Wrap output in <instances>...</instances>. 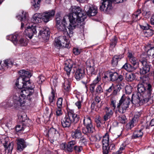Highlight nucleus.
Here are the masks:
<instances>
[{
    "label": "nucleus",
    "mask_w": 154,
    "mask_h": 154,
    "mask_svg": "<svg viewBox=\"0 0 154 154\" xmlns=\"http://www.w3.org/2000/svg\"><path fill=\"white\" fill-rule=\"evenodd\" d=\"M71 13L64 17L57 15L56 25L58 29L63 32L64 35L71 37L73 35L72 30L78 26L84 24L86 19V13L79 7L72 6L70 9Z\"/></svg>",
    "instance_id": "nucleus-1"
},
{
    "label": "nucleus",
    "mask_w": 154,
    "mask_h": 154,
    "mask_svg": "<svg viewBox=\"0 0 154 154\" xmlns=\"http://www.w3.org/2000/svg\"><path fill=\"white\" fill-rule=\"evenodd\" d=\"M16 17L22 22L21 29L25 26L26 35L30 39H31L34 35L36 34L38 31L39 32L38 36H41L44 41L48 39L50 33L49 28L36 27L34 24H29L27 26H26L28 20V14L26 12L22 11L19 14L16 16Z\"/></svg>",
    "instance_id": "nucleus-2"
},
{
    "label": "nucleus",
    "mask_w": 154,
    "mask_h": 154,
    "mask_svg": "<svg viewBox=\"0 0 154 154\" xmlns=\"http://www.w3.org/2000/svg\"><path fill=\"white\" fill-rule=\"evenodd\" d=\"M16 86L18 88H23L20 89L18 93L22 99H26L27 100L31 102L35 96V94L34 92L35 86L33 83H31L30 81L27 80H18L17 79L15 83Z\"/></svg>",
    "instance_id": "nucleus-3"
},
{
    "label": "nucleus",
    "mask_w": 154,
    "mask_h": 154,
    "mask_svg": "<svg viewBox=\"0 0 154 154\" xmlns=\"http://www.w3.org/2000/svg\"><path fill=\"white\" fill-rule=\"evenodd\" d=\"M145 85L144 82H143L142 84H139L137 85L138 92L133 94L132 95L131 102L133 104L139 103L140 105H141L148 102L149 94H146L145 92Z\"/></svg>",
    "instance_id": "nucleus-4"
},
{
    "label": "nucleus",
    "mask_w": 154,
    "mask_h": 154,
    "mask_svg": "<svg viewBox=\"0 0 154 154\" xmlns=\"http://www.w3.org/2000/svg\"><path fill=\"white\" fill-rule=\"evenodd\" d=\"M134 54L131 52L129 51L128 53L129 60L133 66L136 69L141 65L142 67L140 68V73L141 74L144 75L149 72L150 67L146 59L140 60L138 62L137 59L134 56Z\"/></svg>",
    "instance_id": "nucleus-5"
},
{
    "label": "nucleus",
    "mask_w": 154,
    "mask_h": 154,
    "mask_svg": "<svg viewBox=\"0 0 154 154\" xmlns=\"http://www.w3.org/2000/svg\"><path fill=\"white\" fill-rule=\"evenodd\" d=\"M19 96L18 93H15L13 95V100H9L6 102L2 103V106L5 107H11L14 106L16 108H20L21 107L30 104L31 102L26 99Z\"/></svg>",
    "instance_id": "nucleus-6"
},
{
    "label": "nucleus",
    "mask_w": 154,
    "mask_h": 154,
    "mask_svg": "<svg viewBox=\"0 0 154 154\" xmlns=\"http://www.w3.org/2000/svg\"><path fill=\"white\" fill-rule=\"evenodd\" d=\"M79 119V116L75 113L73 110H70L68 111L67 114L62 118L61 124L64 128H69L72 123H76Z\"/></svg>",
    "instance_id": "nucleus-7"
},
{
    "label": "nucleus",
    "mask_w": 154,
    "mask_h": 154,
    "mask_svg": "<svg viewBox=\"0 0 154 154\" xmlns=\"http://www.w3.org/2000/svg\"><path fill=\"white\" fill-rule=\"evenodd\" d=\"M55 13V11L53 10L43 13H37L33 15L31 20L34 24L40 23L42 20L45 22H48L54 16Z\"/></svg>",
    "instance_id": "nucleus-8"
},
{
    "label": "nucleus",
    "mask_w": 154,
    "mask_h": 154,
    "mask_svg": "<svg viewBox=\"0 0 154 154\" xmlns=\"http://www.w3.org/2000/svg\"><path fill=\"white\" fill-rule=\"evenodd\" d=\"M131 101V99L128 96H126L125 94L123 95L117 104L116 110L115 111V113H117V111L121 113H125Z\"/></svg>",
    "instance_id": "nucleus-9"
},
{
    "label": "nucleus",
    "mask_w": 154,
    "mask_h": 154,
    "mask_svg": "<svg viewBox=\"0 0 154 154\" xmlns=\"http://www.w3.org/2000/svg\"><path fill=\"white\" fill-rule=\"evenodd\" d=\"M109 135L108 134L106 133L103 137L102 141L103 154H108L111 150L115 149V145L113 144H109Z\"/></svg>",
    "instance_id": "nucleus-10"
},
{
    "label": "nucleus",
    "mask_w": 154,
    "mask_h": 154,
    "mask_svg": "<svg viewBox=\"0 0 154 154\" xmlns=\"http://www.w3.org/2000/svg\"><path fill=\"white\" fill-rule=\"evenodd\" d=\"M67 37L66 35L61 36L55 39L54 45L57 47L70 48V46L68 42Z\"/></svg>",
    "instance_id": "nucleus-11"
},
{
    "label": "nucleus",
    "mask_w": 154,
    "mask_h": 154,
    "mask_svg": "<svg viewBox=\"0 0 154 154\" xmlns=\"http://www.w3.org/2000/svg\"><path fill=\"white\" fill-rule=\"evenodd\" d=\"M83 124L86 127L82 129L83 133L86 134L88 133H92L94 132V128L92 125L90 117H87L84 118Z\"/></svg>",
    "instance_id": "nucleus-12"
},
{
    "label": "nucleus",
    "mask_w": 154,
    "mask_h": 154,
    "mask_svg": "<svg viewBox=\"0 0 154 154\" xmlns=\"http://www.w3.org/2000/svg\"><path fill=\"white\" fill-rule=\"evenodd\" d=\"M100 9L101 11L108 14L110 13L113 7L112 5V0H102Z\"/></svg>",
    "instance_id": "nucleus-13"
},
{
    "label": "nucleus",
    "mask_w": 154,
    "mask_h": 154,
    "mask_svg": "<svg viewBox=\"0 0 154 154\" xmlns=\"http://www.w3.org/2000/svg\"><path fill=\"white\" fill-rule=\"evenodd\" d=\"M84 9L87 15L89 16H94L97 12V8L96 7L89 4L85 5Z\"/></svg>",
    "instance_id": "nucleus-14"
},
{
    "label": "nucleus",
    "mask_w": 154,
    "mask_h": 154,
    "mask_svg": "<svg viewBox=\"0 0 154 154\" xmlns=\"http://www.w3.org/2000/svg\"><path fill=\"white\" fill-rule=\"evenodd\" d=\"M73 62L70 60H66L64 62V69L66 72V75L69 79L70 72L74 65Z\"/></svg>",
    "instance_id": "nucleus-15"
},
{
    "label": "nucleus",
    "mask_w": 154,
    "mask_h": 154,
    "mask_svg": "<svg viewBox=\"0 0 154 154\" xmlns=\"http://www.w3.org/2000/svg\"><path fill=\"white\" fill-rule=\"evenodd\" d=\"M19 73L20 76L18 78V80L20 79L21 81L23 80H26L29 81V78L32 75L29 72L24 69H22L19 71Z\"/></svg>",
    "instance_id": "nucleus-16"
},
{
    "label": "nucleus",
    "mask_w": 154,
    "mask_h": 154,
    "mask_svg": "<svg viewBox=\"0 0 154 154\" xmlns=\"http://www.w3.org/2000/svg\"><path fill=\"white\" fill-rule=\"evenodd\" d=\"M8 138H7L4 140L2 143L3 144L6 152L11 153L13 147V143H10L8 141Z\"/></svg>",
    "instance_id": "nucleus-17"
},
{
    "label": "nucleus",
    "mask_w": 154,
    "mask_h": 154,
    "mask_svg": "<svg viewBox=\"0 0 154 154\" xmlns=\"http://www.w3.org/2000/svg\"><path fill=\"white\" fill-rule=\"evenodd\" d=\"M17 150L18 152H21L26 147V145L25 140L22 138H18L17 139Z\"/></svg>",
    "instance_id": "nucleus-18"
},
{
    "label": "nucleus",
    "mask_w": 154,
    "mask_h": 154,
    "mask_svg": "<svg viewBox=\"0 0 154 154\" xmlns=\"http://www.w3.org/2000/svg\"><path fill=\"white\" fill-rule=\"evenodd\" d=\"M146 90L145 93L146 94H148L149 96V100H149H154V93L152 94V85L149 83H145Z\"/></svg>",
    "instance_id": "nucleus-19"
},
{
    "label": "nucleus",
    "mask_w": 154,
    "mask_h": 154,
    "mask_svg": "<svg viewBox=\"0 0 154 154\" xmlns=\"http://www.w3.org/2000/svg\"><path fill=\"white\" fill-rule=\"evenodd\" d=\"M49 137L53 138V140H57L60 137V134L57 130L53 128H51L48 131Z\"/></svg>",
    "instance_id": "nucleus-20"
},
{
    "label": "nucleus",
    "mask_w": 154,
    "mask_h": 154,
    "mask_svg": "<svg viewBox=\"0 0 154 154\" xmlns=\"http://www.w3.org/2000/svg\"><path fill=\"white\" fill-rule=\"evenodd\" d=\"M85 76L84 70L83 69L79 68L78 69L75 74V77L77 81L82 79Z\"/></svg>",
    "instance_id": "nucleus-21"
},
{
    "label": "nucleus",
    "mask_w": 154,
    "mask_h": 154,
    "mask_svg": "<svg viewBox=\"0 0 154 154\" xmlns=\"http://www.w3.org/2000/svg\"><path fill=\"white\" fill-rule=\"evenodd\" d=\"M141 128L140 129H138L135 131L133 133L132 138L134 139H136L139 137H141L143 134V133L142 131L143 129L144 128V126L142 125Z\"/></svg>",
    "instance_id": "nucleus-22"
},
{
    "label": "nucleus",
    "mask_w": 154,
    "mask_h": 154,
    "mask_svg": "<svg viewBox=\"0 0 154 154\" xmlns=\"http://www.w3.org/2000/svg\"><path fill=\"white\" fill-rule=\"evenodd\" d=\"M80 128V126H78L76 129L72 131L71 135L73 138L78 139L81 137L82 132Z\"/></svg>",
    "instance_id": "nucleus-23"
},
{
    "label": "nucleus",
    "mask_w": 154,
    "mask_h": 154,
    "mask_svg": "<svg viewBox=\"0 0 154 154\" xmlns=\"http://www.w3.org/2000/svg\"><path fill=\"white\" fill-rule=\"evenodd\" d=\"M123 57V54L115 55L112 58V66L114 67L116 66L118 64V62Z\"/></svg>",
    "instance_id": "nucleus-24"
},
{
    "label": "nucleus",
    "mask_w": 154,
    "mask_h": 154,
    "mask_svg": "<svg viewBox=\"0 0 154 154\" xmlns=\"http://www.w3.org/2000/svg\"><path fill=\"white\" fill-rule=\"evenodd\" d=\"M4 65L2 66L1 63H0V69H5V68H11L13 65V63L11 60H6L4 61Z\"/></svg>",
    "instance_id": "nucleus-25"
},
{
    "label": "nucleus",
    "mask_w": 154,
    "mask_h": 154,
    "mask_svg": "<svg viewBox=\"0 0 154 154\" xmlns=\"http://www.w3.org/2000/svg\"><path fill=\"white\" fill-rule=\"evenodd\" d=\"M76 142L74 140H72L68 142L66 144V152H72V151Z\"/></svg>",
    "instance_id": "nucleus-26"
},
{
    "label": "nucleus",
    "mask_w": 154,
    "mask_h": 154,
    "mask_svg": "<svg viewBox=\"0 0 154 154\" xmlns=\"http://www.w3.org/2000/svg\"><path fill=\"white\" fill-rule=\"evenodd\" d=\"M41 0H31V2L35 10H37L40 8V3Z\"/></svg>",
    "instance_id": "nucleus-27"
},
{
    "label": "nucleus",
    "mask_w": 154,
    "mask_h": 154,
    "mask_svg": "<svg viewBox=\"0 0 154 154\" xmlns=\"http://www.w3.org/2000/svg\"><path fill=\"white\" fill-rule=\"evenodd\" d=\"M63 87L66 91L68 92L70 91V82L69 80L66 79L65 80Z\"/></svg>",
    "instance_id": "nucleus-28"
},
{
    "label": "nucleus",
    "mask_w": 154,
    "mask_h": 154,
    "mask_svg": "<svg viewBox=\"0 0 154 154\" xmlns=\"http://www.w3.org/2000/svg\"><path fill=\"white\" fill-rule=\"evenodd\" d=\"M122 68L128 72H131L135 69L136 68L130 64L128 63H125L123 66Z\"/></svg>",
    "instance_id": "nucleus-29"
},
{
    "label": "nucleus",
    "mask_w": 154,
    "mask_h": 154,
    "mask_svg": "<svg viewBox=\"0 0 154 154\" xmlns=\"http://www.w3.org/2000/svg\"><path fill=\"white\" fill-rule=\"evenodd\" d=\"M8 37L9 38H7V39L11 40L15 45H16L17 44L18 40L17 36L16 35H10Z\"/></svg>",
    "instance_id": "nucleus-30"
},
{
    "label": "nucleus",
    "mask_w": 154,
    "mask_h": 154,
    "mask_svg": "<svg viewBox=\"0 0 154 154\" xmlns=\"http://www.w3.org/2000/svg\"><path fill=\"white\" fill-rule=\"evenodd\" d=\"M28 44V41L26 39L22 37L18 41L17 44L21 46H26Z\"/></svg>",
    "instance_id": "nucleus-31"
},
{
    "label": "nucleus",
    "mask_w": 154,
    "mask_h": 154,
    "mask_svg": "<svg viewBox=\"0 0 154 154\" xmlns=\"http://www.w3.org/2000/svg\"><path fill=\"white\" fill-rule=\"evenodd\" d=\"M87 70L88 74L91 76L93 75H95L97 74V71L95 70L94 67L90 68H87Z\"/></svg>",
    "instance_id": "nucleus-32"
},
{
    "label": "nucleus",
    "mask_w": 154,
    "mask_h": 154,
    "mask_svg": "<svg viewBox=\"0 0 154 154\" xmlns=\"http://www.w3.org/2000/svg\"><path fill=\"white\" fill-rule=\"evenodd\" d=\"M137 122L132 119L131 121L127 124L126 125V128L128 130L131 129L134 126Z\"/></svg>",
    "instance_id": "nucleus-33"
},
{
    "label": "nucleus",
    "mask_w": 154,
    "mask_h": 154,
    "mask_svg": "<svg viewBox=\"0 0 154 154\" xmlns=\"http://www.w3.org/2000/svg\"><path fill=\"white\" fill-rule=\"evenodd\" d=\"M147 55L149 58H154V47L149 49L147 51Z\"/></svg>",
    "instance_id": "nucleus-34"
},
{
    "label": "nucleus",
    "mask_w": 154,
    "mask_h": 154,
    "mask_svg": "<svg viewBox=\"0 0 154 154\" xmlns=\"http://www.w3.org/2000/svg\"><path fill=\"white\" fill-rule=\"evenodd\" d=\"M55 97L54 91L52 90L51 92V95L49 97V100L50 103L54 104L55 103Z\"/></svg>",
    "instance_id": "nucleus-35"
},
{
    "label": "nucleus",
    "mask_w": 154,
    "mask_h": 154,
    "mask_svg": "<svg viewBox=\"0 0 154 154\" xmlns=\"http://www.w3.org/2000/svg\"><path fill=\"white\" fill-rule=\"evenodd\" d=\"M118 75V73L116 72H110L109 74V77L111 80L113 81L116 80Z\"/></svg>",
    "instance_id": "nucleus-36"
},
{
    "label": "nucleus",
    "mask_w": 154,
    "mask_h": 154,
    "mask_svg": "<svg viewBox=\"0 0 154 154\" xmlns=\"http://www.w3.org/2000/svg\"><path fill=\"white\" fill-rule=\"evenodd\" d=\"M134 75L133 74H126V79L128 82H131L134 79Z\"/></svg>",
    "instance_id": "nucleus-37"
},
{
    "label": "nucleus",
    "mask_w": 154,
    "mask_h": 154,
    "mask_svg": "<svg viewBox=\"0 0 154 154\" xmlns=\"http://www.w3.org/2000/svg\"><path fill=\"white\" fill-rule=\"evenodd\" d=\"M86 65L87 66V68H90L94 67V64L93 60H88L86 62Z\"/></svg>",
    "instance_id": "nucleus-38"
},
{
    "label": "nucleus",
    "mask_w": 154,
    "mask_h": 154,
    "mask_svg": "<svg viewBox=\"0 0 154 154\" xmlns=\"http://www.w3.org/2000/svg\"><path fill=\"white\" fill-rule=\"evenodd\" d=\"M103 86L102 83H101L99 85H98L96 89V91L97 93L100 94L103 92L102 87Z\"/></svg>",
    "instance_id": "nucleus-39"
},
{
    "label": "nucleus",
    "mask_w": 154,
    "mask_h": 154,
    "mask_svg": "<svg viewBox=\"0 0 154 154\" xmlns=\"http://www.w3.org/2000/svg\"><path fill=\"white\" fill-rule=\"evenodd\" d=\"M105 109L106 110V114L110 117L112 116L113 113V111L112 109L106 107L105 108Z\"/></svg>",
    "instance_id": "nucleus-40"
},
{
    "label": "nucleus",
    "mask_w": 154,
    "mask_h": 154,
    "mask_svg": "<svg viewBox=\"0 0 154 154\" xmlns=\"http://www.w3.org/2000/svg\"><path fill=\"white\" fill-rule=\"evenodd\" d=\"M111 41L110 47L113 48L115 47L117 42V38L116 37L114 36Z\"/></svg>",
    "instance_id": "nucleus-41"
},
{
    "label": "nucleus",
    "mask_w": 154,
    "mask_h": 154,
    "mask_svg": "<svg viewBox=\"0 0 154 154\" xmlns=\"http://www.w3.org/2000/svg\"><path fill=\"white\" fill-rule=\"evenodd\" d=\"M27 116L24 112H22V113L20 116H18L19 119L20 121L21 122H24L26 119Z\"/></svg>",
    "instance_id": "nucleus-42"
},
{
    "label": "nucleus",
    "mask_w": 154,
    "mask_h": 154,
    "mask_svg": "<svg viewBox=\"0 0 154 154\" xmlns=\"http://www.w3.org/2000/svg\"><path fill=\"white\" fill-rule=\"evenodd\" d=\"M45 79V77L42 75H40L37 79V82L39 84H41L44 81Z\"/></svg>",
    "instance_id": "nucleus-43"
},
{
    "label": "nucleus",
    "mask_w": 154,
    "mask_h": 154,
    "mask_svg": "<svg viewBox=\"0 0 154 154\" xmlns=\"http://www.w3.org/2000/svg\"><path fill=\"white\" fill-rule=\"evenodd\" d=\"M118 120L121 123L124 124L126 122V119L125 116L123 115L119 116L118 117Z\"/></svg>",
    "instance_id": "nucleus-44"
},
{
    "label": "nucleus",
    "mask_w": 154,
    "mask_h": 154,
    "mask_svg": "<svg viewBox=\"0 0 154 154\" xmlns=\"http://www.w3.org/2000/svg\"><path fill=\"white\" fill-rule=\"evenodd\" d=\"M101 77L100 74L97 75V77L93 80V84L97 85L101 81Z\"/></svg>",
    "instance_id": "nucleus-45"
},
{
    "label": "nucleus",
    "mask_w": 154,
    "mask_h": 154,
    "mask_svg": "<svg viewBox=\"0 0 154 154\" xmlns=\"http://www.w3.org/2000/svg\"><path fill=\"white\" fill-rule=\"evenodd\" d=\"M141 113L140 112H137L136 113L134 117L132 119L135 121V122H137L138 121V118L140 116Z\"/></svg>",
    "instance_id": "nucleus-46"
},
{
    "label": "nucleus",
    "mask_w": 154,
    "mask_h": 154,
    "mask_svg": "<svg viewBox=\"0 0 154 154\" xmlns=\"http://www.w3.org/2000/svg\"><path fill=\"white\" fill-rule=\"evenodd\" d=\"M63 99L62 98H59L57 101V104L58 108H61L62 107Z\"/></svg>",
    "instance_id": "nucleus-47"
},
{
    "label": "nucleus",
    "mask_w": 154,
    "mask_h": 154,
    "mask_svg": "<svg viewBox=\"0 0 154 154\" xmlns=\"http://www.w3.org/2000/svg\"><path fill=\"white\" fill-rule=\"evenodd\" d=\"M141 14V10H138L135 13H134V15H133V17H135V20H136V18L137 19V17L138 16H140L139 18H140V15Z\"/></svg>",
    "instance_id": "nucleus-48"
},
{
    "label": "nucleus",
    "mask_w": 154,
    "mask_h": 154,
    "mask_svg": "<svg viewBox=\"0 0 154 154\" xmlns=\"http://www.w3.org/2000/svg\"><path fill=\"white\" fill-rule=\"evenodd\" d=\"M73 53L75 55L79 54L81 51V50L78 48H75L73 49Z\"/></svg>",
    "instance_id": "nucleus-49"
},
{
    "label": "nucleus",
    "mask_w": 154,
    "mask_h": 154,
    "mask_svg": "<svg viewBox=\"0 0 154 154\" xmlns=\"http://www.w3.org/2000/svg\"><path fill=\"white\" fill-rule=\"evenodd\" d=\"M110 105L111 106L113 107V109L114 110L116 108V100H111V102Z\"/></svg>",
    "instance_id": "nucleus-50"
},
{
    "label": "nucleus",
    "mask_w": 154,
    "mask_h": 154,
    "mask_svg": "<svg viewBox=\"0 0 154 154\" xmlns=\"http://www.w3.org/2000/svg\"><path fill=\"white\" fill-rule=\"evenodd\" d=\"M132 88L130 86H127L125 87L126 92L127 94H129L132 92Z\"/></svg>",
    "instance_id": "nucleus-51"
},
{
    "label": "nucleus",
    "mask_w": 154,
    "mask_h": 154,
    "mask_svg": "<svg viewBox=\"0 0 154 154\" xmlns=\"http://www.w3.org/2000/svg\"><path fill=\"white\" fill-rule=\"evenodd\" d=\"M74 148L76 152H81L82 149V148L81 146H74Z\"/></svg>",
    "instance_id": "nucleus-52"
},
{
    "label": "nucleus",
    "mask_w": 154,
    "mask_h": 154,
    "mask_svg": "<svg viewBox=\"0 0 154 154\" xmlns=\"http://www.w3.org/2000/svg\"><path fill=\"white\" fill-rule=\"evenodd\" d=\"M61 108H58L56 111V114L57 116H60L62 115V112L61 109Z\"/></svg>",
    "instance_id": "nucleus-53"
},
{
    "label": "nucleus",
    "mask_w": 154,
    "mask_h": 154,
    "mask_svg": "<svg viewBox=\"0 0 154 154\" xmlns=\"http://www.w3.org/2000/svg\"><path fill=\"white\" fill-rule=\"evenodd\" d=\"M125 144H124L123 143L122 144L119 150L118 151V152H119L120 154L122 153V151L125 149Z\"/></svg>",
    "instance_id": "nucleus-54"
},
{
    "label": "nucleus",
    "mask_w": 154,
    "mask_h": 154,
    "mask_svg": "<svg viewBox=\"0 0 154 154\" xmlns=\"http://www.w3.org/2000/svg\"><path fill=\"white\" fill-rule=\"evenodd\" d=\"M79 142L81 144L85 145L87 143V142L86 139L84 137H82L80 139Z\"/></svg>",
    "instance_id": "nucleus-55"
},
{
    "label": "nucleus",
    "mask_w": 154,
    "mask_h": 154,
    "mask_svg": "<svg viewBox=\"0 0 154 154\" xmlns=\"http://www.w3.org/2000/svg\"><path fill=\"white\" fill-rule=\"evenodd\" d=\"M123 79V76L121 75H118V78H117V79L116 80L117 82L118 83H121L122 82V81Z\"/></svg>",
    "instance_id": "nucleus-56"
},
{
    "label": "nucleus",
    "mask_w": 154,
    "mask_h": 154,
    "mask_svg": "<svg viewBox=\"0 0 154 154\" xmlns=\"http://www.w3.org/2000/svg\"><path fill=\"white\" fill-rule=\"evenodd\" d=\"M60 147L62 149L64 150L66 152V144L65 143H63L60 145Z\"/></svg>",
    "instance_id": "nucleus-57"
},
{
    "label": "nucleus",
    "mask_w": 154,
    "mask_h": 154,
    "mask_svg": "<svg viewBox=\"0 0 154 154\" xmlns=\"http://www.w3.org/2000/svg\"><path fill=\"white\" fill-rule=\"evenodd\" d=\"M124 85V84L122 82L121 83H118V84H116V89L118 90V91H119L122 89V87Z\"/></svg>",
    "instance_id": "nucleus-58"
},
{
    "label": "nucleus",
    "mask_w": 154,
    "mask_h": 154,
    "mask_svg": "<svg viewBox=\"0 0 154 154\" xmlns=\"http://www.w3.org/2000/svg\"><path fill=\"white\" fill-rule=\"evenodd\" d=\"M140 28L143 30H148L149 29V26L148 24H146L145 26L140 25Z\"/></svg>",
    "instance_id": "nucleus-59"
},
{
    "label": "nucleus",
    "mask_w": 154,
    "mask_h": 154,
    "mask_svg": "<svg viewBox=\"0 0 154 154\" xmlns=\"http://www.w3.org/2000/svg\"><path fill=\"white\" fill-rule=\"evenodd\" d=\"M96 85L93 84V83L90 85V90L91 92H93L94 91V89Z\"/></svg>",
    "instance_id": "nucleus-60"
},
{
    "label": "nucleus",
    "mask_w": 154,
    "mask_h": 154,
    "mask_svg": "<svg viewBox=\"0 0 154 154\" xmlns=\"http://www.w3.org/2000/svg\"><path fill=\"white\" fill-rule=\"evenodd\" d=\"M23 130V126L20 125H17L16 127V130L18 132Z\"/></svg>",
    "instance_id": "nucleus-61"
},
{
    "label": "nucleus",
    "mask_w": 154,
    "mask_h": 154,
    "mask_svg": "<svg viewBox=\"0 0 154 154\" xmlns=\"http://www.w3.org/2000/svg\"><path fill=\"white\" fill-rule=\"evenodd\" d=\"M101 100L100 97L99 96H96L94 98V102H95L96 104L99 103Z\"/></svg>",
    "instance_id": "nucleus-62"
},
{
    "label": "nucleus",
    "mask_w": 154,
    "mask_h": 154,
    "mask_svg": "<svg viewBox=\"0 0 154 154\" xmlns=\"http://www.w3.org/2000/svg\"><path fill=\"white\" fill-rule=\"evenodd\" d=\"M82 101L79 100L75 103V105L77 107L78 109H80L81 108V104Z\"/></svg>",
    "instance_id": "nucleus-63"
},
{
    "label": "nucleus",
    "mask_w": 154,
    "mask_h": 154,
    "mask_svg": "<svg viewBox=\"0 0 154 154\" xmlns=\"http://www.w3.org/2000/svg\"><path fill=\"white\" fill-rule=\"evenodd\" d=\"M145 32L148 33V35L149 36H151L153 34V32L151 29H148Z\"/></svg>",
    "instance_id": "nucleus-64"
}]
</instances>
